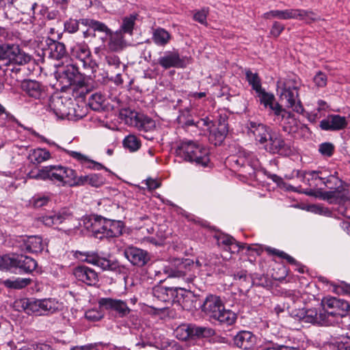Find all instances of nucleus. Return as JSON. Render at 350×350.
I'll return each instance as SVG.
<instances>
[{"mask_svg":"<svg viewBox=\"0 0 350 350\" xmlns=\"http://www.w3.org/2000/svg\"><path fill=\"white\" fill-rule=\"evenodd\" d=\"M263 17L266 19H271L272 18H277L282 20L299 19L305 21L308 23L314 21L317 19L315 14L312 12L301 9L271 10L263 14Z\"/></svg>","mask_w":350,"mask_h":350,"instance_id":"nucleus-12","label":"nucleus"},{"mask_svg":"<svg viewBox=\"0 0 350 350\" xmlns=\"http://www.w3.org/2000/svg\"><path fill=\"white\" fill-rule=\"evenodd\" d=\"M14 253L0 255V270L14 272Z\"/></svg>","mask_w":350,"mask_h":350,"instance_id":"nucleus-44","label":"nucleus"},{"mask_svg":"<svg viewBox=\"0 0 350 350\" xmlns=\"http://www.w3.org/2000/svg\"><path fill=\"white\" fill-rule=\"evenodd\" d=\"M278 88L281 90L280 98L285 102L286 107L298 113H302L304 109L299 98L300 80L295 75H288L277 82Z\"/></svg>","mask_w":350,"mask_h":350,"instance_id":"nucleus-5","label":"nucleus"},{"mask_svg":"<svg viewBox=\"0 0 350 350\" xmlns=\"http://www.w3.org/2000/svg\"><path fill=\"white\" fill-rule=\"evenodd\" d=\"M176 337L181 340L209 338L215 334V331L211 327L198 326L196 324H183L174 331Z\"/></svg>","mask_w":350,"mask_h":350,"instance_id":"nucleus-11","label":"nucleus"},{"mask_svg":"<svg viewBox=\"0 0 350 350\" xmlns=\"http://www.w3.org/2000/svg\"><path fill=\"white\" fill-rule=\"evenodd\" d=\"M70 55L72 59H78L85 69L92 72L96 71L97 64L92 59L89 46L85 42L73 44L70 49Z\"/></svg>","mask_w":350,"mask_h":350,"instance_id":"nucleus-14","label":"nucleus"},{"mask_svg":"<svg viewBox=\"0 0 350 350\" xmlns=\"http://www.w3.org/2000/svg\"><path fill=\"white\" fill-rule=\"evenodd\" d=\"M347 121L344 116L331 114L320 122L319 126L323 131H339L345 129Z\"/></svg>","mask_w":350,"mask_h":350,"instance_id":"nucleus-30","label":"nucleus"},{"mask_svg":"<svg viewBox=\"0 0 350 350\" xmlns=\"http://www.w3.org/2000/svg\"><path fill=\"white\" fill-rule=\"evenodd\" d=\"M284 29V25L281 23L275 21L271 27L270 33L272 36L278 38Z\"/></svg>","mask_w":350,"mask_h":350,"instance_id":"nucleus-58","label":"nucleus"},{"mask_svg":"<svg viewBox=\"0 0 350 350\" xmlns=\"http://www.w3.org/2000/svg\"><path fill=\"white\" fill-rule=\"evenodd\" d=\"M200 307L211 321L223 325H232L237 320V314L225 308L221 298L213 294H208Z\"/></svg>","mask_w":350,"mask_h":350,"instance_id":"nucleus-2","label":"nucleus"},{"mask_svg":"<svg viewBox=\"0 0 350 350\" xmlns=\"http://www.w3.org/2000/svg\"><path fill=\"white\" fill-rule=\"evenodd\" d=\"M83 226L100 239L118 237L122 234L124 228V224L121 221L107 219L100 216L85 217Z\"/></svg>","mask_w":350,"mask_h":350,"instance_id":"nucleus-4","label":"nucleus"},{"mask_svg":"<svg viewBox=\"0 0 350 350\" xmlns=\"http://www.w3.org/2000/svg\"><path fill=\"white\" fill-rule=\"evenodd\" d=\"M171 34L165 29L157 27L152 29V40L159 46H166L171 40Z\"/></svg>","mask_w":350,"mask_h":350,"instance_id":"nucleus-37","label":"nucleus"},{"mask_svg":"<svg viewBox=\"0 0 350 350\" xmlns=\"http://www.w3.org/2000/svg\"><path fill=\"white\" fill-rule=\"evenodd\" d=\"M81 23L89 27L94 31L104 33L106 36L111 33V29L103 22L91 18L81 19Z\"/></svg>","mask_w":350,"mask_h":350,"instance_id":"nucleus-39","label":"nucleus"},{"mask_svg":"<svg viewBox=\"0 0 350 350\" xmlns=\"http://www.w3.org/2000/svg\"><path fill=\"white\" fill-rule=\"evenodd\" d=\"M322 304L326 316L334 317V324L338 322L339 318L346 316L350 309L348 301L334 297L323 299Z\"/></svg>","mask_w":350,"mask_h":350,"instance_id":"nucleus-13","label":"nucleus"},{"mask_svg":"<svg viewBox=\"0 0 350 350\" xmlns=\"http://www.w3.org/2000/svg\"><path fill=\"white\" fill-rule=\"evenodd\" d=\"M321 174L319 171H305L303 174V180L311 188L309 191H305L308 195H312L313 191L312 188L319 185V183H322L330 191L340 190L339 188L342 185V181L338 176H329L327 178L319 176Z\"/></svg>","mask_w":350,"mask_h":350,"instance_id":"nucleus-10","label":"nucleus"},{"mask_svg":"<svg viewBox=\"0 0 350 350\" xmlns=\"http://www.w3.org/2000/svg\"><path fill=\"white\" fill-rule=\"evenodd\" d=\"M107 36L109 37L108 48L111 51L118 52L122 51L126 46V42L121 31L113 32Z\"/></svg>","mask_w":350,"mask_h":350,"instance_id":"nucleus-36","label":"nucleus"},{"mask_svg":"<svg viewBox=\"0 0 350 350\" xmlns=\"http://www.w3.org/2000/svg\"><path fill=\"white\" fill-rule=\"evenodd\" d=\"M336 350H350V338H343L337 342Z\"/></svg>","mask_w":350,"mask_h":350,"instance_id":"nucleus-60","label":"nucleus"},{"mask_svg":"<svg viewBox=\"0 0 350 350\" xmlns=\"http://www.w3.org/2000/svg\"><path fill=\"white\" fill-rule=\"evenodd\" d=\"M246 78L250 85H252V89L258 93L263 89L261 88L260 79L257 73H253L250 70L246 71Z\"/></svg>","mask_w":350,"mask_h":350,"instance_id":"nucleus-45","label":"nucleus"},{"mask_svg":"<svg viewBox=\"0 0 350 350\" xmlns=\"http://www.w3.org/2000/svg\"><path fill=\"white\" fill-rule=\"evenodd\" d=\"M234 344L241 349H250L256 342V336L251 332L240 331L233 338Z\"/></svg>","mask_w":350,"mask_h":350,"instance_id":"nucleus-34","label":"nucleus"},{"mask_svg":"<svg viewBox=\"0 0 350 350\" xmlns=\"http://www.w3.org/2000/svg\"><path fill=\"white\" fill-rule=\"evenodd\" d=\"M294 317L301 323L312 325L329 326L334 324V317H327L323 308L318 310L317 308L301 309L294 312Z\"/></svg>","mask_w":350,"mask_h":350,"instance_id":"nucleus-9","label":"nucleus"},{"mask_svg":"<svg viewBox=\"0 0 350 350\" xmlns=\"http://www.w3.org/2000/svg\"><path fill=\"white\" fill-rule=\"evenodd\" d=\"M262 148L271 154L289 156L293 153L291 144L286 142L282 135L278 133H272Z\"/></svg>","mask_w":350,"mask_h":350,"instance_id":"nucleus-15","label":"nucleus"},{"mask_svg":"<svg viewBox=\"0 0 350 350\" xmlns=\"http://www.w3.org/2000/svg\"><path fill=\"white\" fill-rule=\"evenodd\" d=\"M71 156L78 161H80L83 164L88 163L89 160L87 159V157L79 152L73 151L71 152Z\"/></svg>","mask_w":350,"mask_h":350,"instance_id":"nucleus-64","label":"nucleus"},{"mask_svg":"<svg viewBox=\"0 0 350 350\" xmlns=\"http://www.w3.org/2000/svg\"><path fill=\"white\" fill-rule=\"evenodd\" d=\"M105 62L109 67L117 69L121 65V62L118 55L114 54H108L105 56Z\"/></svg>","mask_w":350,"mask_h":350,"instance_id":"nucleus-51","label":"nucleus"},{"mask_svg":"<svg viewBox=\"0 0 350 350\" xmlns=\"http://www.w3.org/2000/svg\"><path fill=\"white\" fill-rule=\"evenodd\" d=\"M179 287H167L158 285L153 288L152 294L159 300L163 302L175 303Z\"/></svg>","mask_w":350,"mask_h":350,"instance_id":"nucleus-31","label":"nucleus"},{"mask_svg":"<svg viewBox=\"0 0 350 350\" xmlns=\"http://www.w3.org/2000/svg\"><path fill=\"white\" fill-rule=\"evenodd\" d=\"M30 178L49 180L57 186H83L88 185L89 174L77 176L76 172L62 165H48L37 172L31 171L28 174Z\"/></svg>","mask_w":350,"mask_h":350,"instance_id":"nucleus-1","label":"nucleus"},{"mask_svg":"<svg viewBox=\"0 0 350 350\" xmlns=\"http://www.w3.org/2000/svg\"><path fill=\"white\" fill-rule=\"evenodd\" d=\"M157 63L165 70L171 68H183L186 66L185 59L175 49L163 52L158 58Z\"/></svg>","mask_w":350,"mask_h":350,"instance_id":"nucleus-21","label":"nucleus"},{"mask_svg":"<svg viewBox=\"0 0 350 350\" xmlns=\"http://www.w3.org/2000/svg\"><path fill=\"white\" fill-rule=\"evenodd\" d=\"M25 310L27 314L37 316L53 314L59 310L61 304L53 298L36 299H27L23 303Z\"/></svg>","mask_w":350,"mask_h":350,"instance_id":"nucleus-8","label":"nucleus"},{"mask_svg":"<svg viewBox=\"0 0 350 350\" xmlns=\"http://www.w3.org/2000/svg\"><path fill=\"white\" fill-rule=\"evenodd\" d=\"M323 198L330 204H338V211L344 217L350 219V203H348V196L345 191L335 190L325 191Z\"/></svg>","mask_w":350,"mask_h":350,"instance_id":"nucleus-16","label":"nucleus"},{"mask_svg":"<svg viewBox=\"0 0 350 350\" xmlns=\"http://www.w3.org/2000/svg\"><path fill=\"white\" fill-rule=\"evenodd\" d=\"M137 16V14H131L129 16L124 17L121 25V31L131 34Z\"/></svg>","mask_w":350,"mask_h":350,"instance_id":"nucleus-47","label":"nucleus"},{"mask_svg":"<svg viewBox=\"0 0 350 350\" xmlns=\"http://www.w3.org/2000/svg\"><path fill=\"white\" fill-rule=\"evenodd\" d=\"M105 178L100 174H89L88 185L94 187H100L105 184Z\"/></svg>","mask_w":350,"mask_h":350,"instance_id":"nucleus-49","label":"nucleus"},{"mask_svg":"<svg viewBox=\"0 0 350 350\" xmlns=\"http://www.w3.org/2000/svg\"><path fill=\"white\" fill-rule=\"evenodd\" d=\"M31 282L30 278H17L15 280L7 279L3 281L2 284L9 288L21 289L29 285Z\"/></svg>","mask_w":350,"mask_h":350,"instance_id":"nucleus-41","label":"nucleus"},{"mask_svg":"<svg viewBox=\"0 0 350 350\" xmlns=\"http://www.w3.org/2000/svg\"><path fill=\"white\" fill-rule=\"evenodd\" d=\"M228 133V129L223 125L217 126V128L211 130L209 135V140L215 146L220 145L225 139Z\"/></svg>","mask_w":350,"mask_h":350,"instance_id":"nucleus-40","label":"nucleus"},{"mask_svg":"<svg viewBox=\"0 0 350 350\" xmlns=\"http://www.w3.org/2000/svg\"><path fill=\"white\" fill-rule=\"evenodd\" d=\"M197 266L189 259L176 260L163 271L170 278H182L187 283H191L196 278Z\"/></svg>","mask_w":350,"mask_h":350,"instance_id":"nucleus-7","label":"nucleus"},{"mask_svg":"<svg viewBox=\"0 0 350 350\" xmlns=\"http://www.w3.org/2000/svg\"><path fill=\"white\" fill-rule=\"evenodd\" d=\"M275 121L282 124L283 131L289 134L296 133L298 128L297 126L300 123L292 113L286 111L285 109L281 112L279 116L275 118Z\"/></svg>","mask_w":350,"mask_h":350,"instance_id":"nucleus-32","label":"nucleus"},{"mask_svg":"<svg viewBox=\"0 0 350 350\" xmlns=\"http://www.w3.org/2000/svg\"><path fill=\"white\" fill-rule=\"evenodd\" d=\"M59 79L64 86L76 85L82 88L84 84V77L74 64H68L62 68L59 72Z\"/></svg>","mask_w":350,"mask_h":350,"instance_id":"nucleus-17","label":"nucleus"},{"mask_svg":"<svg viewBox=\"0 0 350 350\" xmlns=\"http://www.w3.org/2000/svg\"><path fill=\"white\" fill-rule=\"evenodd\" d=\"M175 303L179 304L184 310H192L196 308L198 298L191 291H187L184 288L179 287Z\"/></svg>","mask_w":350,"mask_h":350,"instance_id":"nucleus-33","label":"nucleus"},{"mask_svg":"<svg viewBox=\"0 0 350 350\" xmlns=\"http://www.w3.org/2000/svg\"><path fill=\"white\" fill-rule=\"evenodd\" d=\"M296 133H293L295 137H304L310 134V129L304 124L299 123Z\"/></svg>","mask_w":350,"mask_h":350,"instance_id":"nucleus-59","label":"nucleus"},{"mask_svg":"<svg viewBox=\"0 0 350 350\" xmlns=\"http://www.w3.org/2000/svg\"><path fill=\"white\" fill-rule=\"evenodd\" d=\"M105 101V97L101 93L92 94L88 100L90 107L94 111L99 110Z\"/></svg>","mask_w":350,"mask_h":350,"instance_id":"nucleus-46","label":"nucleus"},{"mask_svg":"<svg viewBox=\"0 0 350 350\" xmlns=\"http://www.w3.org/2000/svg\"><path fill=\"white\" fill-rule=\"evenodd\" d=\"M123 146L130 152L138 150L141 146L140 139L135 135H129L124 137L122 142Z\"/></svg>","mask_w":350,"mask_h":350,"instance_id":"nucleus-42","label":"nucleus"},{"mask_svg":"<svg viewBox=\"0 0 350 350\" xmlns=\"http://www.w3.org/2000/svg\"><path fill=\"white\" fill-rule=\"evenodd\" d=\"M51 157V153L48 150L37 148L30 152L28 159L33 164L38 165L50 159Z\"/></svg>","mask_w":350,"mask_h":350,"instance_id":"nucleus-38","label":"nucleus"},{"mask_svg":"<svg viewBox=\"0 0 350 350\" xmlns=\"http://www.w3.org/2000/svg\"><path fill=\"white\" fill-rule=\"evenodd\" d=\"M85 318L92 321H98L101 317L100 314L95 310H88L85 314Z\"/></svg>","mask_w":350,"mask_h":350,"instance_id":"nucleus-62","label":"nucleus"},{"mask_svg":"<svg viewBox=\"0 0 350 350\" xmlns=\"http://www.w3.org/2000/svg\"><path fill=\"white\" fill-rule=\"evenodd\" d=\"M37 267L36 261L31 257L14 254V272L31 273Z\"/></svg>","mask_w":350,"mask_h":350,"instance_id":"nucleus-27","label":"nucleus"},{"mask_svg":"<svg viewBox=\"0 0 350 350\" xmlns=\"http://www.w3.org/2000/svg\"><path fill=\"white\" fill-rule=\"evenodd\" d=\"M80 254L85 257L84 261L96 265L104 271H120V264L117 260L102 257L95 252H81Z\"/></svg>","mask_w":350,"mask_h":350,"instance_id":"nucleus-19","label":"nucleus"},{"mask_svg":"<svg viewBox=\"0 0 350 350\" xmlns=\"http://www.w3.org/2000/svg\"><path fill=\"white\" fill-rule=\"evenodd\" d=\"M265 250L267 252V254L270 256H275L282 259H285L286 261L291 264L294 265H297L299 263L297 261L291 256L285 253L283 251L279 250L275 248H273L271 247H265Z\"/></svg>","mask_w":350,"mask_h":350,"instance_id":"nucleus-43","label":"nucleus"},{"mask_svg":"<svg viewBox=\"0 0 350 350\" xmlns=\"http://www.w3.org/2000/svg\"><path fill=\"white\" fill-rule=\"evenodd\" d=\"M249 135H252L255 140L262 147L272 134V130L268 126L255 121H249L247 123Z\"/></svg>","mask_w":350,"mask_h":350,"instance_id":"nucleus-22","label":"nucleus"},{"mask_svg":"<svg viewBox=\"0 0 350 350\" xmlns=\"http://www.w3.org/2000/svg\"><path fill=\"white\" fill-rule=\"evenodd\" d=\"M208 12L209 10L208 8H204L202 10L197 11L193 16L194 20L201 24L206 23Z\"/></svg>","mask_w":350,"mask_h":350,"instance_id":"nucleus-55","label":"nucleus"},{"mask_svg":"<svg viewBox=\"0 0 350 350\" xmlns=\"http://www.w3.org/2000/svg\"><path fill=\"white\" fill-rule=\"evenodd\" d=\"M50 198L46 196H36L33 198V205L36 208H40L43 206H45L49 202Z\"/></svg>","mask_w":350,"mask_h":350,"instance_id":"nucleus-56","label":"nucleus"},{"mask_svg":"<svg viewBox=\"0 0 350 350\" xmlns=\"http://www.w3.org/2000/svg\"><path fill=\"white\" fill-rule=\"evenodd\" d=\"M319 152L325 157H331L334 151V146L329 142L322 143L319 145Z\"/></svg>","mask_w":350,"mask_h":350,"instance_id":"nucleus-50","label":"nucleus"},{"mask_svg":"<svg viewBox=\"0 0 350 350\" xmlns=\"http://www.w3.org/2000/svg\"><path fill=\"white\" fill-rule=\"evenodd\" d=\"M79 23H81V20L78 21L77 20L70 18L64 23L65 31L70 33L77 32L79 29Z\"/></svg>","mask_w":350,"mask_h":350,"instance_id":"nucleus-53","label":"nucleus"},{"mask_svg":"<svg viewBox=\"0 0 350 350\" xmlns=\"http://www.w3.org/2000/svg\"><path fill=\"white\" fill-rule=\"evenodd\" d=\"M31 56L25 53L18 44H0V70L4 73L10 71L18 74L21 66L28 64Z\"/></svg>","mask_w":350,"mask_h":350,"instance_id":"nucleus-3","label":"nucleus"},{"mask_svg":"<svg viewBox=\"0 0 350 350\" xmlns=\"http://www.w3.org/2000/svg\"><path fill=\"white\" fill-rule=\"evenodd\" d=\"M258 94V97L261 105L265 109H269L274 114L275 118L284 109L275 100V97L273 94L267 92L265 90H261Z\"/></svg>","mask_w":350,"mask_h":350,"instance_id":"nucleus-26","label":"nucleus"},{"mask_svg":"<svg viewBox=\"0 0 350 350\" xmlns=\"http://www.w3.org/2000/svg\"><path fill=\"white\" fill-rule=\"evenodd\" d=\"M23 90L30 97L36 99L41 98L43 90L40 83L33 80H25L22 83Z\"/></svg>","mask_w":350,"mask_h":350,"instance_id":"nucleus-35","label":"nucleus"},{"mask_svg":"<svg viewBox=\"0 0 350 350\" xmlns=\"http://www.w3.org/2000/svg\"><path fill=\"white\" fill-rule=\"evenodd\" d=\"M127 113L128 111L125 110V113L124 115L131 118V124L136 127L137 129L140 132L147 133L154 130L156 124L155 122L150 118L145 116L143 113H139L131 111H129V115H128Z\"/></svg>","mask_w":350,"mask_h":350,"instance_id":"nucleus-23","label":"nucleus"},{"mask_svg":"<svg viewBox=\"0 0 350 350\" xmlns=\"http://www.w3.org/2000/svg\"><path fill=\"white\" fill-rule=\"evenodd\" d=\"M73 274L78 280L89 286L95 285L98 282L97 273L87 266H78L75 267Z\"/></svg>","mask_w":350,"mask_h":350,"instance_id":"nucleus-28","label":"nucleus"},{"mask_svg":"<svg viewBox=\"0 0 350 350\" xmlns=\"http://www.w3.org/2000/svg\"><path fill=\"white\" fill-rule=\"evenodd\" d=\"M245 245H247V244H241L238 243L234 239H233V241L229 244L226 250L232 254H235L238 253L241 249L245 248Z\"/></svg>","mask_w":350,"mask_h":350,"instance_id":"nucleus-57","label":"nucleus"},{"mask_svg":"<svg viewBox=\"0 0 350 350\" xmlns=\"http://www.w3.org/2000/svg\"><path fill=\"white\" fill-rule=\"evenodd\" d=\"M100 309L115 312L120 317L127 316L131 309L125 301L111 297H101L98 300Z\"/></svg>","mask_w":350,"mask_h":350,"instance_id":"nucleus-18","label":"nucleus"},{"mask_svg":"<svg viewBox=\"0 0 350 350\" xmlns=\"http://www.w3.org/2000/svg\"><path fill=\"white\" fill-rule=\"evenodd\" d=\"M49 107L58 117H64L66 115V111L63 109L64 106L63 105V101L61 98L53 99L51 101Z\"/></svg>","mask_w":350,"mask_h":350,"instance_id":"nucleus-48","label":"nucleus"},{"mask_svg":"<svg viewBox=\"0 0 350 350\" xmlns=\"http://www.w3.org/2000/svg\"><path fill=\"white\" fill-rule=\"evenodd\" d=\"M124 253L132 265L139 267H144L150 260V256L147 251L136 247H128Z\"/></svg>","mask_w":350,"mask_h":350,"instance_id":"nucleus-25","label":"nucleus"},{"mask_svg":"<svg viewBox=\"0 0 350 350\" xmlns=\"http://www.w3.org/2000/svg\"><path fill=\"white\" fill-rule=\"evenodd\" d=\"M228 116L226 113H221L218 116V124L217 126H224L226 129H228Z\"/></svg>","mask_w":350,"mask_h":350,"instance_id":"nucleus-63","label":"nucleus"},{"mask_svg":"<svg viewBox=\"0 0 350 350\" xmlns=\"http://www.w3.org/2000/svg\"><path fill=\"white\" fill-rule=\"evenodd\" d=\"M176 153L184 160L202 167L207 166L210 161L208 150L191 140L181 141L177 146Z\"/></svg>","mask_w":350,"mask_h":350,"instance_id":"nucleus-6","label":"nucleus"},{"mask_svg":"<svg viewBox=\"0 0 350 350\" xmlns=\"http://www.w3.org/2000/svg\"><path fill=\"white\" fill-rule=\"evenodd\" d=\"M72 212L66 208H64L58 212H52L39 218V220L46 226H53L61 224L66 221L72 219Z\"/></svg>","mask_w":350,"mask_h":350,"instance_id":"nucleus-24","label":"nucleus"},{"mask_svg":"<svg viewBox=\"0 0 350 350\" xmlns=\"http://www.w3.org/2000/svg\"><path fill=\"white\" fill-rule=\"evenodd\" d=\"M46 48L44 49V53L54 59H61L67 55V51L64 43L48 38L45 40Z\"/></svg>","mask_w":350,"mask_h":350,"instance_id":"nucleus-29","label":"nucleus"},{"mask_svg":"<svg viewBox=\"0 0 350 350\" xmlns=\"http://www.w3.org/2000/svg\"><path fill=\"white\" fill-rule=\"evenodd\" d=\"M148 190H154L161 186V183L155 179L148 178L144 180Z\"/></svg>","mask_w":350,"mask_h":350,"instance_id":"nucleus-61","label":"nucleus"},{"mask_svg":"<svg viewBox=\"0 0 350 350\" xmlns=\"http://www.w3.org/2000/svg\"><path fill=\"white\" fill-rule=\"evenodd\" d=\"M313 81L317 87L323 88L327 85V78L324 72L319 71L314 75Z\"/></svg>","mask_w":350,"mask_h":350,"instance_id":"nucleus-54","label":"nucleus"},{"mask_svg":"<svg viewBox=\"0 0 350 350\" xmlns=\"http://www.w3.org/2000/svg\"><path fill=\"white\" fill-rule=\"evenodd\" d=\"M21 252L29 253L41 252L44 243L39 236L20 237L16 240V245Z\"/></svg>","mask_w":350,"mask_h":350,"instance_id":"nucleus-20","label":"nucleus"},{"mask_svg":"<svg viewBox=\"0 0 350 350\" xmlns=\"http://www.w3.org/2000/svg\"><path fill=\"white\" fill-rule=\"evenodd\" d=\"M219 246H221L226 250L229 244L233 241V237L228 234H218L215 236Z\"/></svg>","mask_w":350,"mask_h":350,"instance_id":"nucleus-52","label":"nucleus"}]
</instances>
